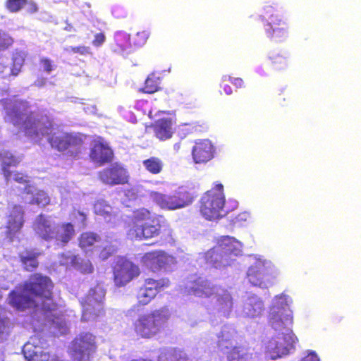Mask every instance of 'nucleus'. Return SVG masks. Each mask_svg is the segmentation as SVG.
<instances>
[{"instance_id":"1","label":"nucleus","mask_w":361,"mask_h":361,"mask_svg":"<svg viewBox=\"0 0 361 361\" xmlns=\"http://www.w3.org/2000/svg\"><path fill=\"white\" fill-rule=\"evenodd\" d=\"M53 283L47 276L36 274L30 278L24 287L18 288L9 295V303L17 310L30 309L32 326L39 331L47 326L55 335L68 332L71 322L70 315L56 308L51 298Z\"/></svg>"},{"instance_id":"2","label":"nucleus","mask_w":361,"mask_h":361,"mask_svg":"<svg viewBox=\"0 0 361 361\" xmlns=\"http://www.w3.org/2000/svg\"><path fill=\"white\" fill-rule=\"evenodd\" d=\"M20 104L17 101L13 103L9 99L0 100V105L5 110V120L19 128V133H23L34 142H39L44 137H47L52 148L59 152L67 150L71 156H75L79 152L82 145L80 137L61 130L46 116L38 118L34 114L27 116L18 109Z\"/></svg>"},{"instance_id":"3","label":"nucleus","mask_w":361,"mask_h":361,"mask_svg":"<svg viewBox=\"0 0 361 361\" xmlns=\"http://www.w3.org/2000/svg\"><path fill=\"white\" fill-rule=\"evenodd\" d=\"M184 294L200 298L215 295L214 309L220 316L228 317L233 309V300L228 291L214 286L204 278L192 275L187 278L182 288Z\"/></svg>"},{"instance_id":"4","label":"nucleus","mask_w":361,"mask_h":361,"mask_svg":"<svg viewBox=\"0 0 361 361\" xmlns=\"http://www.w3.org/2000/svg\"><path fill=\"white\" fill-rule=\"evenodd\" d=\"M290 300L284 294L275 296L269 307L268 322L270 326L283 339H297L292 331L293 312L290 308Z\"/></svg>"},{"instance_id":"5","label":"nucleus","mask_w":361,"mask_h":361,"mask_svg":"<svg viewBox=\"0 0 361 361\" xmlns=\"http://www.w3.org/2000/svg\"><path fill=\"white\" fill-rule=\"evenodd\" d=\"M164 219L152 213L149 209L140 208L133 212L128 235L131 239L142 240L159 235Z\"/></svg>"},{"instance_id":"6","label":"nucleus","mask_w":361,"mask_h":361,"mask_svg":"<svg viewBox=\"0 0 361 361\" xmlns=\"http://www.w3.org/2000/svg\"><path fill=\"white\" fill-rule=\"evenodd\" d=\"M231 209L226 204L224 186L221 183H216L201 199L200 213L207 220L222 218Z\"/></svg>"},{"instance_id":"7","label":"nucleus","mask_w":361,"mask_h":361,"mask_svg":"<svg viewBox=\"0 0 361 361\" xmlns=\"http://www.w3.org/2000/svg\"><path fill=\"white\" fill-rule=\"evenodd\" d=\"M169 317L170 312L165 307L142 314L135 322V331L143 338H151L164 329Z\"/></svg>"},{"instance_id":"8","label":"nucleus","mask_w":361,"mask_h":361,"mask_svg":"<svg viewBox=\"0 0 361 361\" xmlns=\"http://www.w3.org/2000/svg\"><path fill=\"white\" fill-rule=\"evenodd\" d=\"M278 275L279 271L274 265L270 261L262 258H256L254 264L247 271L249 282L261 288L272 286Z\"/></svg>"},{"instance_id":"9","label":"nucleus","mask_w":361,"mask_h":361,"mask_svg":"<svg viewBox=\"0 0 361 361\" xmlns=\"http://www.w3.org/2000/svg\"><path fill=\"white\" fill-rule=\"evenodd\" d=\"M23 211L20 206L15 205L6 216L1 228L0 240L4 245L18 246L20 240V230L23 226Z\"/></svg>"},{"instance_id":"10","label":"nucleus","mask_w":361,"mask_h":361,"mask_svg":"<svg viewBox=\"0 0 361 361\" xmlns=\"http://www.w3.org/2000/svg\"><path fill=\"white\" fill-rule=\"evenodd\" d=\"M261 16L263 20H267V23L264 24V31L267 37L280 42L288 37L287 23L278 13H276V8L274 6L265 5Z\"/></svg>"},{"instance_id":"11","label":"nucleus","mask_w":361,"mask_h":361,"mask_svg":"<svg viewBox=\"0 0 361 361\" xmlns=\"http://www.w3.org/2000/svg\"><path fill=\"white\" fill-rule=\"evenodd\" d=\"M146 192L149 199L163 209L176 210L183 208L191 203L189 193L183 190L175 191L172 195H166L151 190Z\"/></svg>"},{"instance_id":"12","label":"nucleus","mask_w":361,"mask_h":361,"mask_svg":"<svg viewBox=\"0 0 361 361\" xmlns=\"http://www.w3.org/2000/svg\"><path fill=\"white\" fill-rule=\"evenodd\" d=\"M105 290L100 285L91 288L85 300L82 302L83 308L82 319L89 322L94 320L103 314V300Z\"/></svg>"},{"instance_id":"13","label":"nucleus","mask_w":361,"mask_h":361,"mask_svg":"<svg viewBox=\"0 0 361 361\" xmlns=\"http://www.w3.org/2000/svg\"><path fill=\"white\" fill-rule=\"evenodd\" d=\"M95 350V337L90 333L80 334L69 346V353L75 361H90Z\"/></svg>"},{"instance_id":"14","label":"nucleus","mask_w":361,"mask_h":361,"mask_svg":"<svg viewBox=\"0 0 361 361\" xmlns=\"http://www.w3.org/2000/svg\"><path fill=\"white\" fill-rule=\"evenodd\" d=\"M140 274V270L137 264L125 257H117L114 267V283L116 286H125Z\"/></svg>"},{"instance_id":"15","label":"nucleus","mask_w":361,"mask_h":361,"mask_svg":"<svg viewBox=\"0 0 361 361\" xmlns=\"http://www.w3.org/2000/svg\"><path fill=\"white\" fill-rule=\"evenodd\" d=\"M142 262L148 269L153 271L160 269L170 271L175 264V259L167 255L164 251L156 250L147 253L142 259Z\"/></svg>"},{"instance_id":"16","label":"nucleus","mask_w":361,"mask_h":361,"mask_svg":"<svg viewBox=\"0 0 361 361\" xmlns=\"http://www.w3.org/2000/svg\"><path fill=\"white\" fill-rule=\"evenodd\" d=\"M297 339L290 341L283 339V336L277 335L269 340L265 345V352L271 360H276L282 355L288 354L293 348Z\"/></svg>"},{"instance_id":"17","label":"nucleus","mask_w":361,"mask_h":361,"mask_svg":"<svg viewBox=\"0 0 361 361\" xmlns=\"http://www.w3.org/2000/svg\"><path fill=\"white\" fill-rule=\"evenodd\" d=\"M99 179L105 184L115 185L128 182V174L126 169L119 164H114L99 172Z\"/></svg>"},{"instance_id":"18","label":"nucleus","mask_w":361,"mask_h":361,"mask_svg":"<svg viewBox=\"0 0 361 361\" xmlns=\"http://www.w3.org/2000/svg\"><path fill=\"white\" fill-rule=\"evenodd\" d=\"M264 310L263 300L255 294L247 295L243 301L241 315L245 318L255 319L262 315Z\"/></svg>"},{"instance_id":"19","label":"nucleus","mask_w":361,"mask_h":361,"mask_svg":"<svg viewBox=\"0 0 361 361\" xmlns=\"http://www.w3.org/2000/svg\"><path fill=\"white\" fill-rule=\"evenodd\" d=\"M223 330L221 338L218 341L219 347L222 351L227 353V350L232 347L230 335L225 334ZM228 361H252L251 355L244 348H234L231 352H228Z\"/></svg>"},{"instance_id":"20","label":"nucleus","mask_w":361,"mask_h":361,"mask_svg":"<svg viewBox=\"0 0 361 361\" xmlns=\"http://www.w3.org/2000/svg\"><path fill=\"white\" fill-rule=\"evenodd\" d=\"M37 338H31L23 347V352L27 361H48L49 353L42 345Z\"/></svg>"},{"instance_id":"21","label":"nucleus","mask_w":361,"mask_h":361,"mask_svg":"<svg viewBox=\"0 0 361 361\" xmlns=\"http://www.w3.org/2000/svg\"><path fill=\"white\" fill-rule=\"evenodd\" d=\"M113 157V152L108 144L101 137H98L92 142L90 152L91 159L98 164L110 161Z\"/></svg>"},{"instance_id":"22","label":"nucleus","mask_w":361,"mask_h":361,"mask_svg":"<svg viewBox=\"0 0 361 361\" xmlns=\"http://www.w3.org/2000/svg\"><path fill=\"white\" fill-rule=\"evenodd\" d=\"M214 148L209 140H200L195 142L192 154L196 164L206 163L214 157Z\"/></svg>"},{"instance_id":"23","label":"nucleus","mask_w":361,"mask_h":361,"mask_svg":"<svg viewBox=\"0 0 361 361\" xmlns=\"http://www.w3.org/2000/svg\"><path fill=\"white\" fill-rule=\"evenodd\" d=\"M33 228L39 236L49 240L54 238L56 226L51 217L41 214L36 218Z\"/></svg>"},{"instance_id":"24","label":"nucleus","mask_w":361,"mask_h":361,"mask_svg":"<svg viewBox=\"0 0 361 361\" xmlns=\"http://www.w3.org/2000/svg\"><path fill=\"white\" fill-rule=\"evenodd\" d=\"M224 255L219 253L216 250H209L205 254V259L207 264L214 266L216 268H221L223 267L231 264L233 257L237 255V252L240 250H227Z\"/></svg>"},{"instance_id":"25","label":"nucleus","mask_w":361,"mask_h":361,"mask_svg":"<svg viewBox=\"0 0 361 361\" xmlns=\"http://www.w3.org/2000/svg\"><path fill=\"white\" fill-rule=\"evenodd\" d=\"M59 262L62 265L73 266L82 273H90L93 269L88 259H83L78 256L73 255L70 252L63 254Z\"/></svg>"},{"instance_id":"26","label":"nucleus","mask_w":361,"mask_h":361,"mask_svg":"<svg viewBox=\"0 0 361 361\" xmlns=\"http://www.w3.org/2000/svg\"><path fill=\"white\" fill-rule=\"evenodd\" d=\"M24 198L27 203L37 204L40 207H44L50 202V198L47 192L34 185H28L25 188Z\"/></svg>"},{"instance_id":"27","label":"nucleus","mask_w":361,"mask_h":361,"mask_svg":"<svg viewBox=\"0 0 361 361\" xmlns=\"http://www.w3.org/2000/svg\"><path fill=\"white\" fill-rule=\"evenodd\" d=\"M173 126V121L171 118L159 119L154 124L156 137L161 140L169 139L174 132Z\"/></svg>"},{"instance_id":"28","label":"nucleus","mask_w":361,"mask_h":361,"mask_svg":"<svg viewBox=\"0 0 361 361\" xmlns=\"http://www.w3.org/2000/svg\"><path fill=\"white\" fill-rule=\"evenodd\" d=\"M75 235L73 226L71 223L63 224L55 228V234L52 239L61 242V245L64 246L68 243Z\"/></svg>"},{"instance_id":"29","label":"nucleus","mask_w":361,"mask_h":361,"mask_svg":"<svg viewBox=\"0 0 361 361\" xmlns=\"http://www.w3.org/2000/svg\"><path fill=\"white\" fill-rule=\"evenodd\" d=\"M94 209L96 214L103 216L107 222H111L116 215V211L104 200H97L94 205Z\"/></svg>"},{"instance_id":"30","label":"nucleus","mask_w":361,"mask_h":361,"mask_svg":"<svg viewBox=\"0 0 361 361\" xmlns=\"http://www.w3.org/2000/svg\"><path fill=\"white\" fill-rule=\"evenodd\" d=\"M156 290L148 285V281L146 279L145 284L140 288L137 294V299L140 304L145 305L148 304L155 296Z\"/></svg>"},{"instance_id":"31","label":"nucleus","mask_w":361,"mask_h":361,"mask_svg":"<svg viewBox=\"0 0 361 361\" xmlns=\"http://www.w3.org/2000/svg\"><path fill=\"white\" fill-rule=\"evenodd\" d=\"M4 175L8 183L13 180L16 183L22 184L23 185L22 189L24 190V192H25V188L28 185H30L28 184L29 177L22 173L5 168Z\"/></svg>"},{"instance_id":"32","label":"nucleus","mask_w":361,"mask_h":361,"mask_svg":"<svg viewBox=\"0 0 361 361\" xmlns=\"http://www.w3.org/2000/svg\"><path fill=\"white\" fill-rule=\"evenodd\" d=\"M271 65L276 70H283L288 65V57L277 51H270L267 56Z\"/></svg>"},{"instance_id":"33","label":"nucleus","mask_w":361,"mask_h":361,"mask_svg":"<svg viewBox=\"0 0 361 361\" xmlns=\"http://www.w3.org/2000/svg\"><path fill=\"white\" fill-rule=\"evenodd\" d=\"M39 253L34 252L32 250H25L20 254L21 261L27 271H32L37 267V257Z\"/></svg>"},{"instance_id":"34","label":"nucleus","mask_w":361,"mask_h":361,"mask_svg":"<svg viewBox=\"0 0 361 361\" xmlns=\"http://www.w3.org/2000/svg\"><path fill=\"white\" fill-rule=\"evenodd\" d=\"M216 243L219 248H239L244 246L242 242L230 235L217 237Z\"/></svg>"},{"instance_id":"35","label":"nucleus","mask_w":361,"mask_h":361,"mask_svg":"<svg viewBox=\"0 0 361 361\" xmlns=\"http://www.w3.org/2000/svg\"><path fill=\"white\" fill-rule=\"evenodd\" d=\"M145 169L152 174L159 173L163 168L162 161L157 157H151L142 162Z\"/></svg>"},{"instance_id":"36","label":"nucleus","mask_w":361,"mask_h":361,"mask_svg":"<svg viewBox=\"0 0 361 361\" xmlns=\"http://www.w3.org/2000/svg\"><path fill=\"white\" fill-rule=\"evenodd\" d=\"M100 236L92 232H86L81 235L80 238V248L94 246L100 241Z\"/></svg>"},{"instance_id":"37","label":"nucleus","mask_w":361,"mask_h":361,"mask_svg":"<svg viewBox=\"0 0 361 361\" xmlns=\"http://www.w3.org/2000/svg\"><path fill=\"white\" fill-rule=\"evenodd\" d=\"M184 354L176 350H164L161 352L158 361H183Z\"/></svg>"},{"instance_id":"38","label":"nucleus","mask_w":361,"mask_h":361,"mask_svg":"<svg viewBox=\"0 0 361 361\" xmlns=\"http://www.w3.org/2000/svg\"><path fill=\"white\" fill-rule=\"evenodd\" d=\"M0 159L3 164V171L4 169H9L11 166H16L19 163V159L15 157L8 151L4 150L0 152Z\"/></svg>"},{"instance_id":"39","label":"nucleus","mask_w":361,"mask_h":361,"mask_svg":"<svg viewBox=\"0 0 361 361\" xmlns=\"http://www.w3.org/2000/svg\"><path fill=\"white\" fill-rule=\"evenodd\" d=\"M25 53L23 51H17L13 56V67L11 68V73L13 75H17L24 63Z\"/></svg>"},{"instance_id":"40","label":"nucleus","mask_w":361,"mask_h":361,"mask_svg":"<svg viewBox=\"0 0 361 361\" xmlns=\"http://www.w3.org/2000/svg\"><path fill=\"white\" fill-rule=\"evenodd\" d=\"M115 40L122 51H125L130 46V36L126 32H118L115 35Z\"/></svg>"},{"instance_id":"41","label":"nucleus","mask_w":361,"mask_h":361,"mask_svg":"<svg viewBox=\"0 0 361 361\" xmlns=\"http://www.w3.org/2000/svg\"><path fill=\"white\" fill-rule=\"evenodd\" d=\"M148 285H151L152 288H154L156 290V294L158 292L168 288L170 285V281L168 279H161L159 280H154L152 279H147Z\"/></svg>"},{"instance_id":"42","label":"nucleus","mask_w":361,"mask_h":361,"mask_svg":"<svg viewBox=\"0 0 361 361\" xmlns=\"http://www.w3.org/2000/svg\"><path fill=\"white\" fill-rule=\"evenodd\" d=\"M8 320L4 315V310L0 307V341H4L8 334Z\"/></svg>"},{"instance_id":"43","label":"nucleus","mask_w":361,"mask_h":361,"mask_svg":"<svg viewBox=\"0 0 361 361\" xmlns=\"http://www.w3.org/2000/svg\"><path fill=\"white\" fill-rule=\"evenodd\" d=\"M159 83V78L155 77L154 75H151L145 80L143 91L147 93H153L157 91Z\"/></svg>"},{"instance_id":"44","label":"nucleus","mask_w":361,"mask_h":361,"mask_svg":"<svg viewBox=\"0 0 361 361\" xmlns=\"http://www.w3.org/2000/svg\"><path fill=\"white\" fill-rule=\"evenodd\" d=\"M143 189V186L141 185H136L130 188L126 189L124 190V195L128 200H135L139 196L142 195V190Z\"/></svg>"},{"instance_id":"45","label":"nucleus","mask_w":361,"mask_h":361,"mask_svg":"<svg viewBox=\"0 0 361 361\" xmlns=\"http://www.w3.org/2000/svg\"><path fill=\"white\" fill-rule=\"evenodd\" d=\"M27 4L26 0H8L6 1V8L11 12H17L20 11L23 6Z\"/></svg>"},{"instance_id":"46","label":"nucleus","mask_w":361,"mask_h":361,"mask_svg":"<svg viewBox=\"0 0 361 361\" xmlns=\"http://www.w3.org/2000/svg\"><path fill=\"white\" fill-rule=\"evenodd\" d=\"M149 35H150V32L148 30H143L142 32H138L136 34V36L134 39L135 44L138 47H141V46L144 45L146 43Z\"/></svg>"},{"instance_id":"47","label":"nucleus","mask_w":361,"mask_h":361,"mask_svg":"<svg viewBox=\"0 0 361 361\" xmlns=\"http://www.w3.org/2000/svg\"><path fill=\"white\" fill-rule=\"evenodd\" d=\"M72 216L79 226L82 228L86 226V214L84 212L79 210H74L72 213Z\"/></svg>"},{"instance_id":"48","label":"nucleus","mask_w":361,"mask_h":361,"mask_svg":"<svg viewBox=\"0 0 361 361\" xmlns=\"http://www.w3.org/2000/svg\"><path fill=\"white\" fill-rule=\"evenodd\" d=\"M13 43V39L6 32L0 30V49H6Z\"/></svg>"},{"instance_id":"49","label":"nucleus","mask_w":361,"mask_h":361,"mask_svg":"<svg viewBox=\"0 0 361 361\" xmlns=\"http://www.w3.org/2000/svg\"><path fill=\"white\" fill-rule=\"evenodd\" d=\"M251 219V215L247 212H243L240 213L233 220L235 224H238L239 226H244L246 223H247Z\"/></svg>"},{"instance_id":"50","label":"nucleus","mask_w":361,"mask_h":361,"mask_svg":"<svg viewBox=\"0 0 361 361\" xmlns=\"http://www.w3.org/2000/svg\"><path fill=\"white\" fill-rule=\"evenodd\" d=\"M222 81H223V82H231L237 88L242 87L243 85V80L241 78H233L230 75H224L222 77Z\"/></svg>"},{"instance_id":"51","label":"nucleus","mask_w":361,"mask_h":361,"mask_svg":"<svg viewBox=\"0 0 361 361\" xmlns=\"http://www.w3.org/2000/svg\"><path fill=\"white\" fill-rule=\"evenodd\" d=\"M8 60L6 58L0 59V73L4 74V76L11 74V68L7 66Z\"/></svg>"},{"instance_id":"52","label":"nucleus","mask_w":361,"mask_h":361,"mask_svg":"<svg viewBox=\"0 0 361 361\" xmlns=\"http://www.w3.org/2000/svg\"><path fill=\"white\" fill-rule=\"evenodd\" d=\"M65 51L67 52H73V53H80V54H88V48L84 46L73 47H66Z\"/></svg>"},{"instance_id":"53","label":"nucleus","mask_w":361,"mask_h":361,"mask_svg":"<svg viewBox=\"0 0 361 361\" xmlns=\"http://www.w3.org/2000/svg\"><path fill=\"white\" fill-rule=\"evenodd\" d=\"M40 66L43 71H46L47 73H49L53 70L54 65L50 60L43 59L41 60Z\"/></svg>"},{"instance_id":"54","label":"nucleus","mask_w":361,"mask_h":361,"mask_svg":"<svg viewBox=\"0 0 361 361\" xmlns=\"http://www.w3.org/2000/svg\"><path fill=\"white\" fill-rule=\"evenodd\" d=\"M105 37L103 34L99 33L95 35L93 44L95 46H100L104 42Z\"/></svg>"},{"instance_id":"55","label":"nucleus","mask_w":361,"mask_h":361,"mask_svg":"<svg viewBox=\"0 0 361 361\" xmlns=\"http://www.w3.org/2000/svg\"><path fill=\"white\" fill-rule=\"evenodd\" d=\"M302 361H319V359L314 352H311Z\"/></svg>"},{"instance_id":"56","label":"nucleus","mask_w":361,"mask_h":361,"mask_svg":"<svg viewBox=\"0 0 361 361\" xmlns=\"http://www.w3.org/2000/svg\"><path fill=\"white\" fill-rule=\"evenodd\" d=\"M83 109L87 114H95L97 113V107L94 105L85 106Z\"/></svg>"},{"instance_id":"57","label":"nucleus","mask_w":361,"mask_h":361,"mask_svg":"<svg viewBox=\"0 0 361 361\" xmlns=\"http://www.w3.org/2000/svg\"><path fill=\"white\" fill-rule=\"evenodd\" d=\"M221 87L223 88L226 94L229 95L232 93V88L228 85L224 84V82H222Z\"/></svg>"},{"instance_id":"58","label":"nucleus","mask_w":361,"mask_h":361,"mask_svg":"<svg viewBox=\"0 0 361 361\" xmlns=\"http://www.w3.org/2000/svg\"><path fill=\"white\" fill-rule=\"evenodd\" d=\"M28 6H29V7H28L27 10L30 13H35L37 11V6L35 3L30 2L28 4Z\"/></svg>"},{"instance_id":"59","label":"nucleus","mask_w":361,"mask_h":361,"mask_svg":"<svg viewBox=\"0 0 361 361\" xmlns=\"http://www.w3.org/2000/svg\"><path fill=\"white\" fill-rule=\"evenodd\" d=\"M109 255L110 253L108 252V250H102L99 254V257L102 259V260L106 259Z\"/></svg>"},{"instance_id":"60","label":"nucleus","mask_w":361,"mask_h":361,"mask_svg":"<svg viewBox=\"0 0 361 361\" xmlns=\"http://www.w3.org/2000/svg\"><path fill=\"white\" fill-rule=\"evenodd\" d=\"M257 73L262 75H268L269 71V70L267 68L266 70H264L262 67H259L257 70Z\"/></svg>"},{"instance_id":"61","label":"nucleus","mask_w":361,"mask_h":361,"mask_svg":"<svg viewBox=\"0 0 361 361\" xmlns=\"http://www.w3.org/2000/svg\"><path fill=\"white\" fill-rule=\"evenodd\" d=\"M159 113H164V111H156V109H152L149 111V116L150 118H153L154 116H157Z\"/></svg>"},{"instance_id":"62","label":"nucleus","mask_w":361,"mask_h":361,"mask_svg":"<svg viewBox=\"0 0 361 361\" xmlns=\"http://www.w3.org/2000/svg\"><path fill=\"white\" fill-rule=\"evenodd\" d=\"M45 84V80H38L35 82V85L38 87H42Z\"/></svg>"},{"instance_id":"63","label":"nucleus","mask_w":361,"mask_h":361,"mask_svg":"<svg viewBox=\"0 0 361 361\" xmlns=\"http://www.w3.org/2000/svg\"><path fill=\"white\" fill-rule=\"evenodd\" d=\"M179 148H180V145L178 143H176V144L174 145V149L175 150L177 151V150L179 149Z\"/></svg>"},{"instance_id":"64","label":"nucleus","mask_w":361,"mask_h":361,"mask_svg":"<svg viewBox=\"0 0 361 361\" xmlns=\"http://www.w3.org/2000/svg\"><path fill=\"white\" fill-rule=\"evenodd\" d=\"M232 204H233V207H236L237 205H238V202L236 201H233L232 202Z\"/></svg>"}]
</instances>
